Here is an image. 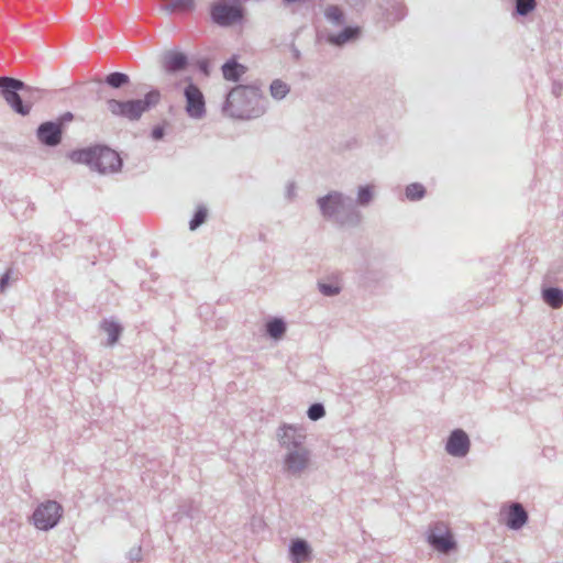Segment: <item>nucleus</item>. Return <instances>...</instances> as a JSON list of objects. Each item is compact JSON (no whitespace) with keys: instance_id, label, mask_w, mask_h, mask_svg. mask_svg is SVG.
<instances>
[{"instance_id":"nucleus-10","label":"nucleus","mask_w":563,"mask_h":563,"mask_svg":"<svg viewBox=\"0 0 563 563\" xmlns=\"http://www.w3.org/2000/svg\"><path fill=\"white\" fill-rule=\"evenodd\" d=\"M187 66V57L185 54L180 52H167L163 56V67L168 76L167 85L172 88L175 86V82H179L181 78L185 76L178 77L176 73L185 69Z\"/></svg>"},{"instance_id":"nucleus-5","label":"nucleus","mask_w":563,"mask_h":563,"mask_svg":"<svg viewBox=\"0 0 563 563\" xmlns=\"http://www.w3.org/2000/svg\"><path fill=\"white\" fill-rule=\"evenodd\" d=\"M63 514V506L56 500L48 499L35 507L31 521L36 529L49 531L59 523Z\"/></svg>"},{"instance_id":"nucleus-17","label":"nucleus","mask_w":563,"mask_h":563,"mask_svg":"<svg viewBox=\"0 0 563 563\" xmlns=\"http://www.w3.org/2000/svg\"><path fill=\"white\" fill-rule=\"evenodd\" d=\"M95 146L81 150H75L68 154V158L75 164H86L92 168L95 157Z\"/></svg>"},{"instance_id":"nucleus-1","label":"nucleus","mask_w":563,"mask_h":563,"mask_svg":"<svg viewBox=\"0 0 563 563\" xmlns=\"http://www.w3.org/2000/svg\"><path fill=\"white\" fill-rule=\"evenodd\" d=\"M260 98L258 88L253 86H238L229 92L225 109L232 117L250 119L256 112Z\"/></svg>"},{"instance_id":"nucleus-8","label":"nucleus","mask_w":563,"mask_h":563,"mask_svg":"<svg viewBox=\"0 0 563 563\" xmlns=\"http://www.w3.org/2000/svg\"><path fill=\"white\" fill-rule=\"evenodd\" d=\"M92 168L100 173L117 172L121 167L119 154L107 146H95Z\"/></svg>"},{"instance_id":"nucleus-2","label":"nucleus","mask_w":563,"mask_h":563,"mask_svg":"<svg viewBox=\"0 0 563 563\" xmlns=\"http://www.w3.org/2000/svg\"><path fill=\"white\" fill-rule=\"evenodd\" d=\"M161 100L158 90H152L143 99L119 101L110 99L107 101V108L112 115L137 120L150 108L156 106Z\"/></svg>"},{"instance_id":"nucleus-19","label":"nucleus","mask_w":563,"mask_h":563,"mask_svg":"<svg viewBox=\"0 0 563 563\" xmlns=\"http://www.w3.org/2000/svg\"><path fill=\"white\" fill-rule=\"evenodd\" d=\"M543 299L552 308H560L563 305V292L558 288H548L543 291Z\"/></svg>"},{"instance_id":"nucleus-30","label":"nucleus","mask_w":563,"mask_h":563,"mask_svg":"<svg viewBox=\"0 0 563 563\" xmlns=\"http://www.w3.org/2000/svg\"><path fill=\"white\" fill-rule=\"evenodd\" d=\"M534 0H517V12L521 15L528 14L534 9Z\"/></svg>"},{"instance_id":"nucleus-27","label":"nucleus","mask_w":563,"mask_h":563,"mask_svg":"<svg viewBox=\"0 0 563 563\" xmlns=\"http://www.w3.org/2000/svg\"><path fill=\"white\" fill-rule=\"evenodd\" d=\"M208 211L205 207H199L191 219L189 227L190 230H196L198 227H200L207 219Z\"/></svg>"},{"instance_id":"nucleus-7","label":"nucleus","mask_w":563,"mask_h":563,"mask_svg":"<svg viewBox=\"0 0 563 563\" xmlns=\"http://www.w3.org/2000/svg\"><path fill=\"white\" fill-rule=\"evenodd\" d=\"M211 18L214 23L228 26L243 18V10L235 0H218L211 7Z\"/></svg>"},{"instance_id":"nucleus-4","label":"nucleus","mask_w":563,"mask_h":563,"mask_svg":"<svg viewBox=\"0 0 563 563\" xmlns=\"http://www.w3.org/2000/svg\"><path fill=\"white\" fill-rule=\"evenodd\" d=\"M183 89L186 101V113L194 119H201L206 113L205 96L200 88L195 85L190 77H184L179 82H175L172 89Z\"/></svg>"},{"instance_id":"nucleus-33","label":"nucleus","mask_w":563,"mask_h":563,"mask_svg":"<svg viewBox=\"0 0 563 563\" xmlns=\"http://www.w3.org/2000/svg\"><path fill=\"white\" fill-rule=\"evenodd\" d=\"M128 558L131 562H141L142 561V548L133 547L128 552Z\"/></svg>"},{"instance_id":"nucleus-16","label":"nucleus","mask_w":563,"mask_h":563,"mask_svg":"<svg viewBox=\"0 0 563 563\" xmlns=\"http://www.w3.org/2000/svg\"><path fill=\"white\" fill-rule=\"evenodd\" d=\"M342 203V196L338 192L329 194L319 199V206L324 216H332Z\"/></svg>"},{"instance_id":"nucleus-6","label":"nucleus","mask_w":563,"mask_h":563,"mask_svg":"<svg viewBox=\"0 0 563 563\" xmlns=\"http://www.w3.org/2000/svg\"><path fill=\"white\" fill-rule=\"evenodd\" d=\"M426 538L428 544L440 553L448 554L457 548L452 532L442 522L430 525Z\"/></svg>"},{"instance_id":"nucleus-29","label":"nucleus","mask_w":563,"mask_h":563,"mask_svg":"<svg viewBox=\"0 0 563 563\" xmlns=\"http://www.w3.org/2000/svg\"><path fill=\"white\" fill-rule=\"evenodd\" d=\"M325 16L333 23L340 24L343 20V12L339 7L330 5L325 9Z\"/></svg>"},{"instance_id":"nucleus-36","label":"nucleus","mask_w":563,"mask_h":563,"mask_svg":"<svg viewBox=\"0 0 563 563\" xmlns=\"http://www.w3.org/2000/svg\"><path fill=\"white\" fill-rule=\"evenodd\" d=\"M7 278H8V276H5V278L2 279V284H4L7 282Z\"/></svg>"},{"instance_id":"nucleus-26","label":"nucleus","mask_w":563,"mask_h":563,"mask_svg":"<svg viewBox=\"0 0 563 563\" xmlns=\"http://www.w3.org/2000/svg\"><path fill=\"white\" fill-rule=\"evenodd\" d=\"M107 84L113 88H119L129 81V77L122 73H112L107 76Z\"/></svg>"},{"instance_id":"nucleus-35","label":"nucleus","mask_w":563,"mask_h":563,"mask_svg":"<svg viewBox=\"0 0 563 563\" xmlns=\"http://www.w3.org/2000/svg\"><path fill=\"white\" fill-rule=\"evenodd\" d=\"M164 135V129L162 126H156L152 131V136L155 140H161Z\"/></svg>"},{"instance_id":"nucleus-3","label":"nucleus","mask_w":563,"mask_h":563,"mask_svg":"<svg viewBox=\"0 0 563 563\" xmlns=\"http://www.w3.org/2000/svg\"><path fill=\"white\" fill-rule=\"evenodd\" d=\"M1 96L13 112L26 117L33 109V103L23 101L19 95L25 88V84L12 77H0Z\"/></svg>"},{"instance_id":"nucleus-15","label":"nucleus","mask_w":563,"mask_h":563,"mask_svg":"<svg viewBox=\"0 0 563 563\" xmlns=\"http://www.w3.org/2000/svg\"><path fill=\"white\" fill-rule=\"evenodd\" d=\"M288 554L291 563H306L311 560L312 549L307 540L295 538L289 542Z\"/></svg>"},{"instance_id":"nucleus-34","label":"nucleus","mask_w":563,"mask_h":563,"mask_svg":"<svg viewBox=\"0 0 563 563\" xmlns=\"http://www.w3.org/2000/svg\"><path fill=\"white\" fill-rule=\"evenodd\" d=\"M319 287H320L321 292L324 295H328V296L335 295L339 292V288L335 286L320 284Z\"/></svg>"},{"instance_id":"nucleus-12","label":"nucleus","mask_w":563,"mask_h":563,"mask_svg":"<svg viewBox=\"0 0 563 563\" xmlns=\"http://www.w3.org/2000/svg\"><path fill=\"white\" fill-rule=\"evenodd\" d=\"M310 451L306 448L289 451L284 457L285 470L292 476H299L309 465Z\"/></svg>"},{"instance_id":"nucleus-18","label":"nucleus","mask_w":563,"mask_h":563,"mask_svg":"<svg viewBox=\"0 0 563 563\" xmlns=\"http://www.w3.org/2000/svg\"><path fill=\"white\" fill-rule=\"evenodd\" d=\"M246 68L238 64L234 59L227 62L222 66L223 77L228 80L236 81L244 73Z\"/></svg>"},{"instance_id":"nucleus-11","label":"nucleus","mask_w":563,"mask_h":563,"mask_svg":"<svg viewBox=\"0 0 563 563\" xmlns=\"http://www.w3.org/2000/svg\"><path fill=\"white\" fill-rule=\"evenodd\" d=\"M470 449L471 440L466 431L457 428L450 432L445 442V451L449 455L464 457L468 454Z\"/></svg>"},{"instance_id":"nucleus-20","label":"nucleus","mask_w":563,"mask_h":563,"mask_svg":"<svg viewBox=\"0 0 563 563\" xmlns=\"http://www.w3.org/2000/svg\"><path fill=\"white\" fill-rule=\"evenodd\" d=\"M360 34V27H346L340 34L332 35L329 41L335 45H342L347 41L355 38Z\"/></svg>"},{"instance_id":"nucleus-13","label":"nucleus","mask_w":563,"mask_h":563,"mask_svg":"<svg viewBox=\"0 0 563 563\" xmlns=\"http://www.w3.org/2000/svg\"><path fill=\"white\" fill-rule=\"evenodd\" d=\"M504 522L510 530H520L529 520L528 511L519 503H511L507 508L501 510Z\"/></svg>"},{"instance_id":"nucleus-25","label":"nucleus","mask_w":563,"mask_h":563,"mask_svg":"<svg viewBox=\"0 0 563 563\" xmlns=\"http://www.w3.org/2000/svg\"><path fill=\"white\" fill-rule=\"evenodd\" d=\"M325 416V408L322 402H313L307 410V417L311 421H318Z\"/></svg>"},{"instance_id":"nucleus-28","label":"nucleus","mask_w":563,"mask_h":563,"mask_svg":"<svg viewBox=\"0 0 563 563\" xmlns=\"http://www.w3.org/2000/svg\"><path fill=\"white\" fill-rule=\"evenodd\" d=\"M424 195V188L420 184H411L406 188V196L410 200H418Z\"/></svg>"},{"instance_id":"nucleus-9","label":"nucleus","mask_w":563,"mask_h":563,"mask_svg":"<svg viewBox=\"0 0 563 563\" xmlns=\"http://www.w3.org/2000/svg\"><path fill=\"white\" fill-rule=\"evenodd\" d=\"M277 438L279 445L289 452L303 448L307 435L301 428L284 423L277 430Z\"/></svg>"},{"instance_id":"nucleus-23","label":"nucleus","mask_w":563,"mask_h":563,"mask_svg":"<svg viewBox=\"0 0 563 563\" xmlns=\"http://www.w3.org/2000/svg\"><path fill=\"white\" fill-rule=\"evenodd\" d=\"M101 328L104 331V333L107 334L108 342L110 344H113L114 342H117V340L121 333V328L119 324H117L115 322H112V321H104L101 324Z\"/></svg>"},{"instance_id":"nucleus-14","label":"nucleus","mask_w":563,"mask_h":563,"mask_svg":"<svg viewBox=\"0 0 563 563\" xmlns=\"http://www.w3.org/2000/svg\"><path fill=\"white\" fill-rule=\"evenodd\" d=\"M63 131L59 124H55L53 121H47L36 130V136L38 141L46 146H57L62 142Z\"/></svg>"},{"instance_id":"nucleus-22","label":"nucleus","mask_w":563,"mask_h":563,"mask_svg":"<svg viewBox=\"0 0 563 563\" xmlns=\"http://www.w3.org/2000/svg\"><path fill=\"white\" fill-rule=\"evenodd\" d=\"M166 9L170 12H184L189 11L194 8V0H164Z\"/></svg>"},{"instance_id":"nucleus-21","label":"nucleus","mask_w":563,"mask_h":563,"mask_svg":"<svg viewBox=\"0 0 563 563\" xmlns=\"http://www.w3.org/2000/svg\"><path fill=\"white\" fill-rule=\"evenodd\" d=\"M285 330V323L280 319H273L266 323V332L273 339H280L284 335Z\"/></svg>"},{"instance_id":"nucleus-31","label":"nucleus","mask_w":563,"mask_h":563,"mask_svg":"<svg viewBox=\"0 0 563 563\" xmlns=\"http://www.w3.org/2000/svg\"><path fill=\"white\" fill-rule=\"evenodd\" d=\"M372 189L373 188L371 186H365V187L360 188L358 196H357L358 203L366 205L371 201V199L373 197Z\"/></svg>"},{"instance_id":"nucleus-32","label":"nucleus","mask_w":563,"mask_h":563,"mask_svg":"<svg viewBox=\"0 0 563 563\" xmlns=\"http://www.w3.org/2000/svg\"><path fill=\"white\" fill-rule=\"evenodd\" d=\"M74 114L69 111L64 112L60 114L56 121H54L55 124H59V128L63 130V128L74 121Z\"/></svg>"},{"instance_id":"nucleus-24","label":"nucleus","mask_w":563,"mask_h":563,"mask_svg":"<svg viewBox=\"0 0 563 563\" xmlns=\"http://www.w3.org/2000/svg\"><path fill=\"white\" fill-rule=\"evenodd\" d=\"M289 92V86L280 79H275L271 84V95L275 99H283Z\"/></svg>"}]
</instances>
